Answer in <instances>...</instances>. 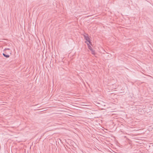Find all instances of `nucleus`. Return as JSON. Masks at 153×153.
Returning a JSON list of instances; mask_svg holds the SVG:
<instances>
[{
  "mask_svg": "<svg viewBox=\"0 0 153 153\" xmlns=\"http://www.w3.org/2000/svg\"><path fill=\"white\" fill-rule=\"evenodd\" d=\"M4 53H3V55L7 58H8L10 57V55L8 54V52H9L10 54L11 53V51H10L9 48H5L4 51Z\"/></svg>",
  "mask_w": 153,
  "mask_h": 153,
  "instance_id": "obj_1",
  "label": "nucleus"
},
{
  "mask_svg": "<svg viewBox=\"0 0 153 153\" xmlns=\"http://www.w3.org/2000/svg\"><path fill=\"white\" fill-rule=\"evenodd\" d=\"M84 37L85 39L88 42L89 44L91 45H92V43L90 40V39L89 37L88 36V35L87 34L86 35H84Z\"/></svg>",
  "mask_w": 153,
  "mask_h": 153,
  "instance_id": "obj_2",
  "label": "nucleus"
},
{
  "mask_svg": "<svg viewBox=\"0 0 153 153\" xmlns=\"http://www.w3.org/2000/svg\"><path fill=\"white\" fill-rule=\"evenodd\" d=\"M88 46V49L91 51V53L93 54H95V51L93 50L91 47V46L89 45V44L87 43Z\"/></svg>",
  "mask_w": 153,
  "mask_h": 153,
  "instance_id": "obj_3",
  "label": "nucleus"
}]
</instances>
